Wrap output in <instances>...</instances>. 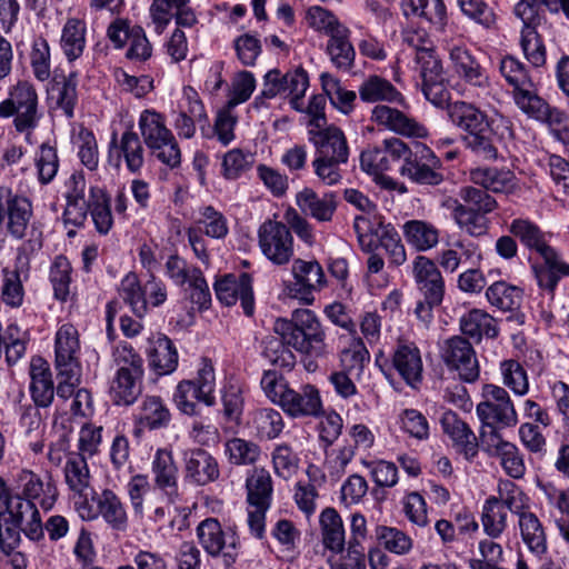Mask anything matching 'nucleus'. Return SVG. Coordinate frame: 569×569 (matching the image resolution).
Listing matches in <instances>:
<instances>
[{
	"instance_id": "1",
	"label": "nucleus",
	"mask_w": 569,
	"mask_h": 569,
	"mask_svg": "<svg viewBox=\"0 0 569 569\" xmlns=\"http://www.w3.org/2000/svg\"><path fill=\"white\" fill-rule=\"evenodd\" d=\"M508 231L527 250L541 258V262L532 263L531 270L538 287L553 295L560 279L569 277V263L563 261L560 253L549 244L548 233L527 218L513 219L508 226Z\"/></svg>"
},
{
	"instance_id": "2",
	"label": "nucleus",
	"mask_w": 569,
	"mask_h": 569,
	"mask_svg": "<svg viewBox=\"0 0 569 569\" xmlns=\"http://www.w3.org/2000/svg\"><path fill=\"white\" fill-rule=\"evenodd\" d=\"M0 200L4 211L6 231L14 240H23L18 248L19 257H29L39 251L43 237L39 223L32 221L31 200L9 187H0Z\"/></svg>"
},
{
	"instance_id": "3",
	"label": "nucleus",
	"mask_w": 569,
	"mask_h": 569,
	"mask_svg": "<svg viewBox=\"0 0 569 569\" xmlns=\"http://www.w3.org/2000/svg\"><path fill=\"white\" fill-rule=\"evenodd\" d=\"M274 331L284 335L287 343L301 353L316 358L327 353L326 332L318 317L309 309H297L291 320L277 321Z\"/></svg>"
},
{
	"instance_id": "4",
	"label": "nucleus",
	"mask_w": 569,
	"mask_h": 569,
	"mask_svg": "<svg viewBox=\"0 0 569 569\" xmlns=\"http://www.w3.org/2000/svg\"><path fill=\"white\" fill-rule=\"evenodd\" d=\"M117 371L109 395L117 406H131L142 393L143 360L130 345H119L113 351Z\"/></svg>"
},
{
	"instance_id": "5",
	"label": "nucleus",
	"mask_w": 569,
	"mask_h": 569,
	"mask_svg": "<svg viewBox=\"0 0 569 569\" xmlns=\"http://www.w3.org/2000/svg\"><path fill=\"white\" fill-rule=\"evenodd\" d=\"M415 62L422 80L425 97L436 106H446L451 121L458 127L462 126V104L458 100L452 101L451 92L443 86L442 67L435 48L431 51H420L418 57H415Z\"/></svg>"
},
{
	"instance_id": "6",
	"label": "nucleus",
	"mask_w": 569,
	"mask_h": 569,
	"mask_svg": "<svg viewBox=\"0 0 569 569\" xmlns=\"http://www.w3.org/2000/svg\"><path fill=\"white\" fill-rule=\"evenodd\" d=\"M412 272L422 299L417 301L415 315L428 328L433 320V310L443 300L445 282L436 263L425 257L418 256L413 260Z\"/></svg>"
},
{
	"instance_id": "7",
	"label": "nucleus",
	"mask_w": 569,
	"mask_h": 569,
	"mask_svg": "<svg viewBox=\"0 0 569 569\" xmlns=\"http://www.w3.org/2000/svg\"><path fill=\"white\" fill-rule=\"evenodd\" d=\"M128 496L136 518L151 525L164 521L171 513V497L150 488L144 475L133 476L128 486Z\"/></svg>"
},
{
	"instance_id": "8",
	"label": "nucleus",
	"mask_w": 569,
	"mask_h": 569,
	"mask_svg": "<svg viewBox=\"0 0 569 569\" xmlns=\"http://www.w3.org/2000/svg\"><path fill=\"white\" fill-rule=\"evenodd\" d=\"M353 228L362 249H371L372 239L370 236H375L379 240L380 247L388 254L390 264L398 267L406 262L405 246L401 243L399 233L390 223H385L380 218H375L371 221L363 216H358L355 219Z\"/></svg>"
},
{
	"instance_id": "9",
	"label": "nucleus",
	"mask_w": 569,
	"mask_h": 569,
	"mask_svg": "<svg viewBox=\"0 0 569 569\" xmlns=\"http://www.w3.org/2000/svg\"><path fill=\"white\" fill-rule=\"evenodd\" d=\"M485 401L477 406L479 419L495 432V426L511 428L518 425V413L508 391L500 386L487 383L482 388Z\"/></svg>"
},
{
	"instance_id": "10",
	"label": "nucleus",
	"mask_w": 569,
	"mask_h": 569,
	"mask_svg": "<svg viewBox=\"0 0 569 569\" xmlns=\"http://www.w3.org/2000/svg\"><path fill=\"white\" fill-rule=\"evenodd\" d=\"M407 153V143L399 138L385 139L381 146L369 147L360 156V167L367 173L380 178L382 183L393 189L397 184L392 179L383 177L385 171L391 170L393 162L402 160Z\"/></svg>"
},
{
	"instance_id": "11",
	"label": "nucleus",
	"mask_w": 569,
	"mask_h": 569,
	"mask_svg": "<svg viewBox=\"0 0 569 569\" xmlns=\"http://www.w3.org/2000/svg\"><path fill=\"white\" fill-rule=\"evenodd\" d=\"M465 144L479 160L493 161L498 157L486 114L468 103H465Z\"/></svg>"
},
{
	"instance_id": "12",
	"label": "nucleus",
	"mask_w": 569,
	"mask_h": 569,
	"mask_svg": "<svg viewBox=\"0 0 569 569\" xmlns=\"http://www.w3.org/2000/svg\"><path fill=\"white\" fill-rule=\"evenodd\" d=\"M196 531L199 545L209 556H221L226 566L234 563L239 543L234 532L226 531L216 518L202 520Z\"/></svg>"
},
{
	"instance_id": "13",
	"label": "nucleus",
	"mask_w": 569,
	"mask_h": 569,
	"mask_svg": "<svg viewBox=\"0 0 569 569\" xmlns=\"http://www.w3.org/2000/svg\"><path fill=\"white\" fill-rule=\"evenodd\" d=\"M407 153L399 169L402 177L419 184L436 186L442 181V174L437 171L439 159L428 146L416 142L410 148L407 144Z\"/></svg>"
},
{
	"instance_id": "14",
	"label": "nucleus",
	"mask_w": 569,
	"mask_h": 569,
	"mask_svg": "<svg viewBox=\"0 0 569 569\" xmlns=\"http://www.w3.org/2000/svg\"><path fill=\"white\" fill-rule=\"evenodd\" d=\"M0 118H13V122L42 118L38 92L31 82L19 80L9 88L8 97L0 102Z\"/></svg>"
},
{
	"instance_id": "15",
	"label": "nucleus",
	"mask_w": 569,
	"mask_h": 569,
	"mask_svg": "<svg viewBox=\"0 0 569 569\" xmlns=\"http://www.w3.org/2000/svg\"><path fill=\"white\" fill-rule=\"evenodd\" d=\"M259 247L272 263H288L293 256V237L286 223L267 220L258 231Z\"/></svg>"
},
{
	"instance_id": "16",
	"label": "nucleus",
	"mask_w": 569,
	"mask_h": 569,
	"mask_svg": "<svg viewBox=\"0 0 569 569\" xmlns=\"http://www.w3.org/2000/svg\"><path fill=\"white\" fill-rule=\"evenodd\" d=\"M500 72L507 82L513 87V98L519 108L529 107L536 112L543 106L533 90V82L526 67L513 57H506L500 62Z\"/></svg>"
},
{
	"instance_id": "17",
	"label": "nucleus",
	"mask_w": 569,
	"mask_h": 569,
	"mask_svg": "<svg viewBox=\"0 0 569 569\" xmlns=\"http://www.w3.org/2000/svg\"><path fill=\"white\" fill-rule=\"evenodd\" d=\"M182 470L184 481L194 486H206L220 477L218 460L203 448L183 451Z\"/></svg>"
},
{
	"instance_id": "18",
	"label": "nucleus",
	"mask_w": 569,
	"mask_h": 569,
	"mask_svg": "<svg viewBox=\"0 0 569 569\" xmlns=\"http://www.w3.org/2000/svg\"><path fill=\"white\" fill-rule=\"evenodd\" d=\"M291 271L296 282L288 287L289 296L311 305L312 291L320 290L326 284L322 267L316 260L296 259Z\"/></svg>"
},
{
	"instance_id": "19",
	"label": "nucleus",
	"mask_w": 569,
	"mask_h": 569,
	"mask_svg": "<svg viewBox=\"0 0 569 569\" xmlns=\"http://www.w3.org/2000/svg\"><path fill=\"white\" fill-rule=\"evenodd\" d=\"M17 486L24 500H37L44 510H50L58 499V488L49 472L40 476L31 470L22 469L16 477Z\"/></svg>"
},
{
	"instance_id": "20",
	"label": "nucleus",
	"mask_w": 569,
	"mask_h": 569,
	"mask_svg": "<svg viewBox=\"0 0 569 569\" xmlns=\"http://www.w3.org/2000/svg\"><path fill=\"white\" fill-rule=\"evenodd\" d=\"M214 291L221 303L232 306L240 300L244 315L248 317L253 315L254 299L252 279L248 273H241L238 277L234 274H226L214 282Z\"/></svg>"
},
{
	"instance_id": "21",
	"label": "nucleus",
	"mask_w": 569,
	"mask_h": 569,
	"mask_svg": "<svg viewBox=\"0 0 569 569\" xmlns=\"http://www.w3.org/2000/svg\"><path fill=\"white\" fill-rule=\"evenodd\" d=\"M56 368L60 373H69L70 377L78 375L81 369L80 340L77 328L71 323L62 325L57 333L54 341Z\"/></svg>"
},
{
	"instance_id": "22",
	"label": "nucleus",
	"mask_w": 569,
	"mask_h": 569,
	"mask_svg": "<svg viewBox=\"0 0 569 569\" xmlns=\"http://www.w3.org/2000/svg\"><path fill=\"white\" fill-rule=\"evenodd\" d=\"M279 406L291 418H318L323 413L320 392L313 385H303L299 390L289 387Z\"/></svg>"
},
{
	"instance_id": "23",
	"label": "nucleus",
	"mask_w": 569,
	"mask_h": 569,
	"mask_svg": "<svg viewBox=\"0 0 569 569\" xmlns=\"http://www.w3.org/2000/svg\"><path fill=\"white\" fill-rule=\"evenodd\" d=\"M308 138L316 149V157L348 161V141L339 127L335 124L326 126L308 132Z\"/></svg>"
},
{
	"instance_id": "24",
	"label": "nucleus",
	"mask_w": 569,
	"mask_h": 569,
	"mask_svg": "<svg viewBox=\"0 0 569 569\" xmlns=\"http://www.w3.org/2000/svg\"><path fill=\"white\" fill-rule=\"evenodd\" d=\"M371 120L378 126L406 137L423 138L427 129L405 112L387 104H377L371 111Z\"/></svg>"
},
{
	"instance_id": "25",
	"label": "nucleus",
	"mask_w": 569,
	"mask_h": 569,
	"mask_svg": "<svg viewBox=\"0 0 569 569\" xmlns=\"http://www.w3.org/2000/svg\"><path fill=\"white\" fill-rule=\"evenodd\" d=\"M392 366L400 377L412 388L422 380V360L418 347L407 340H399L393 350Z\"/></svg>"
},
{
	"instance_id": "26",
	"label": "nucleus",
	"mask_w": 569,
	"mask_h": 569,
	"mask_svg": "<svg viewBox=\"0 0 569 569\" xmlns=\"http://www.w3.org/2000/svg\"><path fill=\"white\" fill-rule=\"evenodd\" d=\"M30 540L37 541L43 537V526L34 502L17 496L11 498V505L4 513Z\"/></svg>"
},
{
	"instance_id": "27",
	"label": "nucleus",
	"mask_w": 569,
	"mask_h": 569,
	"mask_svg": "<svg viewBox=\"0 0 569 569\" xmlns=\"http://www.w3.org/2000/svg\"><path fill=\"white\" fill-rule=\"evenodd\" d=\"M92 502L101 518L113 531L124 532L129 526V516L120 497L110 489L92 496Z\"/></svg>"
},
{
	"instance_id": "28",
	"label": "nucleus",
	"mask_w": 569,
	"mask_h": 569,
	"mask_svg": "<svg viewBox=\"0 0 569 569\" xmlns=\"http://www.w3.org/2000/svg\"><path fill=\"white\" fill-rule=\"evenodd\" d=\"M151 472L156 490L164 492L168 497L178 493V467L171 451L158 449L154 453Z\"/></svg>"
},
{
	"instance_id": "29",
	"label": "nucleus",
	"mask_w": 569,
	"mask_h": 569,
	"mask_svg": "<svg viewBox=\"0 0 569 569\" xmlns=\"http://www.w3.org/2000/svg\"><path fill=\"white\" fill-rule=\"evenodd\" d=\"M116 156L118 161L123 158L127 169L131 173H138L144 164V149L138 134L131 130L124 131L119 142L116 134L110 144V156Z\"/></svg>"
},
{
	"instance_id": "30",
	"label": "nucleus",
	"mask_w": 569,
	"mask_h": 569,
	"mask_svg": "<svg viewBox=\"0 0 569 569\" xmlns=\"http://www.w3.org/2000/svg\"><path fill=\"white\" fill-rule=\"evenodd\" d=\"M296 202L305 214L320 222L330 221L337 209L336 196L332 192H327L320 197L310 188H305L297 193Z\"/></svg>"
},
{
	"instance_id": "31",
	"label": "nucleus",
	"mask_w": 569,
	"mask_h": 569,
	"mask_svg": "<svg viewBox=\"0 0 569 569\" xmlns=\"http://www.w3.org/2000/svg\"><path fill=\"white\" fill-rule=\"evenodd\" d=\"M30 378V392L36 407H49L54 398V387L51 371L41 358L32 360Z\"/></svg>"
},
{
	"instance_id": "32",
	"label": "nucleus",
	"mask_w": 569,
	"mask_h": 569,
	"mask_svg": "<svg viewBox=\"0 0 569 569\" xmlns=\"http://www.w3.org/2000/svg\"><path fill=\"white\" fill-rule=\"evenodd\" d=\"M136 421L141 428L158 430L169 426L171 413L160 397L147 396L138 409Z\"/></svg>"
},
{
	"instance_id": "33",
	"label": "nucleus",
	"mask_w": 569,
	"mask_h": 569,
	"mask_svg": "<svg viewBox=\"0 0 569 569\" xmlns=\"http://www.w3.org/2000/svg\"><path fill=\"white\" fill-rule=\"evenodd\" d=\"M322 543L332 552H341L346 546V531L343 521L333 508H326L319 517Z\"/></svg>"
},
{
	"instance_id": "34",
	"label": "nucleus",
	"mask_w": 569,
	"mask_h": 569,
	"mask_svg": "<svg viewBox=\"0 0 569 569\" xmlns=\"http://www.w3.org/2000/svg\"><path fill=\"white\" fill-rule=\"evenodd\" d=\"M359 97L363 102L386 101L403 104L405 98L396 87L385 78L369 76L359 87Z\"/></svg>"
},
{
	"instance_id": "35",
	"label": "nucleus",
	"mask_w": 569,
	"mask_h": 569,
	"mask_svg": "<svg viewBox=\"0 0 569 569\" xmlns=\"http://www.w3.org/2000/svg\"><path fill=\"white\" fill-rule=\"evenodd\" d=\"M350 31L345 29H336L335 33L329 37L326 51L330 57L333 66L343 71H348L353 67L356 51L349 40Z\"/></svg>"
},
{
	"instance_id": "36",
	"label": "nucleus",
	"mask_w": 569,
	"mask_h": 569,
	"mask_svg": "<svg viewBox=\"0 0 569 569\" xmlns=\"http://www.w3.org/2000/svg\"><path fill=\"white\" fill-rule=\"evenodd\" d=\"M184 94L188 101V107L178 113L174 120V128L179 137L190 139L196 133L194 122L207 120V114L196 91L189 89L184 91Z\"/></svg>"
},
{
	"instance_id": "37",
	"label": "nucleus",
	"mask_w": 569,
	"mask_h": 569,
	"mask_svg": "<svg viewBox=\"0 0 569 569\" xmlns=\"http://www.w3.org/2000/svg\"><path fill=\"white\" fill-rule=\"evenodd\" d=\"M149 365L159 376L172 373L178 366V352L172 341L166 336H159L149 351Z\"/></svg>"
},
{
	"instance_id": "38",
	"label": "nucleus",
	"mask_w": 569,
	"mask_h": 569,
	"mask_svg": "<svg viewBox=\"0 0 569 569\" xmlns=\"http://www.w3.org/2000/svg\"><path fill=\"white\" fill-rule=\"evenodd\" d=\"M87 26L83 20L69 18L61 32L60 46L68 61L80 58L86 48Z\"/></svg>"
},
{
	"instance_id": "39",
	"label": "nucleus",
	"mask_w": 569,
	"mask_h": 569,
	"mask_svg": "<svg viewBox=\"0 0 569 569\" xmlns=\"http://www.w3.org/2000/svg\"><path fill=\"white\" fill-rule=\"evenodd\" d=\"M518 518L523 543L536 555L545 553L547 551V536L540 519L530 510Z\"/></svg>"
},
{
	"instance_id": "40",
	"label": "nucleus",
	"mask_w": 569,
	"mask_h": 569,
	"mask_svg": "<svg viewBox=\"0 0 569 569\" xmlns=\"http://www.w3.org/2000/svg\"><path fill=\"white\" fill-rule=\"evenodd\" d=\"M139 129L149 149L157 148L158 143L172 136V132L166 126L164 117L154 110L147 109L140 113Z\"/></svg>"
},
{
	"instance_id": "41",
	"label": "nucleus",
	"mask_w": 569,
	"mask_h": 569,
	"mask_svg": "<svg viewBox=\"0 0 569 569\" xmlns=\"http://www.w3.org/2000/svg\"><path fill=\"white\" fill-rule=\"evenodd\" d=\"M249 506L269 508L272 496V480L268 470L254 468L246 481Z\"/></svg>"
},
{
	"instance_id": "42",
	"label": "nucleus",
	"mask_w": 569,
	"mask_h": 569,
	"mask_svg": "<svg viewBox=\"0 0 569 569\" xmlns=\"http://www.w3.org/2000/svg\"><path fill=\"white\" fill-rule=\"evenodd\" d=\"M405 16L423 18L436 28L443 27L446 21V7L442 0H402Z\"/></svg>"
},
{
	"instance_id": "43",
	"label": "nucleus",
	"mask_w": 569,
	"mask_h": 569,
	"mask_svg": "<svg viewBox=\"0 0 569 569\" xmlns=\"http://www.w3.org/2000/svg\"><path fill=\"white\" fill-rule=\"evenodd\" d=\"M406 241L418 251H427L437 246L439 241L438 229L422 220L407 221L403 227Z\"/></svg>"
},
{
	"instance_id": "44",
	"label": "nucleus",
	"mask_w": 569,
	"mask_h": 569,
	"mask_svg": "<svg viewBox=\"0 0 569 569\" xmlns=\"http://www.w3.org/2000/svg\"><path fill=\"white\" fill-rule=\"evenodd\" d=\"M89 212L97 231L107 234L113 224L110 199L101 188H91L88 199Z\"/></svg>"
},
{
	"instance_id": "45",
	"label": "nucleus",
	"mask_w": 569,
	"mask_h": 569,
	"mask_svg": "<svg viewBox=\"0 0 569 569\" xmlns=\"http://www.w3.org/2000/svg\"><path fill=\"white\" fill-rule=\"evenodd\" d=\"M251 427L260 439L272 440L282 432L284 422L278 410L261 408L253 411Z\"/></svg>"
},
{
	"instance_id": "46",
	"label": "nucleus",
	"mask_w": 569,
	"mask_h": 569,
	"mask_svg": "<svg viewBox=\"0 0 569 569\" xmlns=\"http://www.w3.org/2000/svg\"><path fill=\"white\" fill-rule=\"evenodd\" d=\"M496 499L518 517L530 509V498L518 485L508 479L499 481Z\"/></svg>"
},
{
	"instance_id": "47",
	"label": "nucleus",
	"mask_w": 569,
	"mask_h": 569,
	"mask_svg": "<svg viewBox=\"0 0 569 569\" xmlns=\"http://www.w3.org/2000/svg\"><path fill=\"white\" fill-rule=\"evenodd\" d=\"M289 347L284 335L267 336L262 340V356L276 367L291 369L296 357Z\"/></svg>"
},
{
	"instance_id": "48",
	"label": "nucleus",
	"mask_w": 569,
	"mask_h": 569,
	"mask_svg": "<svg viewBox=\"0 0 569 569\" xmlns=\"http://www.w3.org/2000/svg\"><path fill=\"white\" fill-rule=\"evenodd\" d=\"M486 296L492 306L503 311H513L520 308L523 291L505 281H497L487 289Z\"/></svg>"
},
{
	"instance_id": "49",
	"label": "nucleus",
	"mask_w": 569,
	"mask_h": 569,
	"mask_svg": "<svg viewBox=\"0 0 569 569\" xmlns=\"http://www.w3.org/2000/svg\"><path fill=\"white\" fill-rule=\"evenodd\" d=\"M497 456L505 472L512 479H522L526 475V463L519 448L506 440L498 438L495 445Z\"/></svg>"
},
{
	"instance_id": "50",
	"label": "nucleus",
	"mask_w": 569,
	"mask_h": 569,
	"mask_svg": "<svg viewBox=\"0 0 569 569\" xmlns=\"http://www.w3.org/2000/svg\"><path fill=\"white\" fill-rule=\"evenodd\" d=\"M481 522L485 532L491 538H498L507 528V511L495 496L489 497L482 507Z\"/></svg>"
},
{
	"instance_id": "51",
	"label": "nucleus",
	"mask_w": 569,
	"mask_h": 569,
	"mask_svg": "<svg viewBox=\"0 0 569 569\" xmlns=\"http://www.w3.org/2000/svg\"><path fill=\"white\" fill-rule=\"evenodd\" d=\"M224 455L228 461L236 466L253 465L260 457V447L242 438H232L224 443Z\"/></svg>"
},
{
	"instance_id": "52",
	"label": "nucleus",
	"mask_w": 569,
	"mask_h": 569,
	"mask_svg": "<svg viewBox=\"0 0 569 569\" xmlns=\"http://www.w3.org/2000/svg\"><path fill=\"white\" fill-rule=\"evenodd\" d=\"M64 478L69 489L82 496L90 486L89 468L83 456L72 455L64 466Z\"/></svg>"
},
{
	"instance_id": "53",
	"label": "nucleus",
	"mask_w": 569,
	"mask_h": 569,
	"mask_svg": "<svg viewBox=\"0 0 569 569\" xmlns=\"http://www.w3.org/2000/svg\"><path fill=\"white\" fill-rule=\"evenodd\" d=\"M119 295L131 307L132 312L142 318L148 310L146 289L141 288L136 274H127L120 284Z\"/></svg>"
},
{
	"instance_id": "54",
	"label": "nucleus",
	"mask_w": 569,
	"mask_h": 569,
	"mask_svg": "<svg viewBox=\"0 0 569 569\" xmlns=\"http://www.w3.org/2000/svg\"><path fill=\"white\" fill-rule=\"evenodd\" d=\"M77 74L71 72L68 77H62L61 80L54 79L51 88L53 93H57L56 103L68 118L73 117L74 107L78 101L77 94Z\"/></svg>"
},
{
	"instance_id": "55",
	"label": "nucleus",
	"mask_w": 569,
	"mask_h": 569,
	"mask_svg": "<svg viewBox=\"0 0 569 569\" xmlns=\"http://www.w3.org/2000/svg\"><path fill=\"white\" fill-rule=\"evenodd\" d=\"M34 166L39 182L42 184L51 182L59 169V157L56 147L48 142L41 143L34 153Z\"/></svg>"
},
{
	"instance_id": "56",
	"label": "nucleus",
	"mask_w": 569,
	"mask_h": 569,
	"mask_svg": "<svg viewBox=\"0 0 569 569\" xmlns=\"http://www.w3.org/2000/svg\"><path fill=\"white\" fill-rule=\"evenodd\" d=\"M500 372L502 382L516 396H525L529 391L528 375L522 365L515 360L508 359L500 363Z\"/></svg>"
},
{
	"instance_id": "57",
	"label": "nucleus",
	"mask_w": 569,
	"mask_h": 569,
	"mask_svg": "<svg viewBox=\"0 0 569 569\" xmlns=\"http://www.w3.org/2000/svg\"><path fill=\"white\" fill-rule=\"evenodd\" d=\"M498 330L493 318L480 309H472L465 318V336L479 341L482 336L495 338Z\"/></svg>"
},
{
	"instance_id": "58",
	"label": "nucleus",
	"mask_w": 569,
	"mask_h": 569,
	"mask_svg": "<svg viewBox=\"0 0 569 569\" xmlns=\"http://www.w3.org/2000/svg\"><path fill=\"white\" fill-rule=\"evenodd\" d=\"M72 268L63 256L56 257L50 268V281L53 288L54 298L66 301L70 295Z\"/></svg>"
},
{
	"instance_id": "59",
	"label": "nucleus",
	"mask_w": 569,
	"mask_h": 569,
	"mask_svg": "<svg viewBox=\"0 0 569 569\" xmlns=\"http://www.w3.org/2000/svg\"><path fill=\"white\" fill-rule=\"evenodd\" d=\"M200 395V402L211 407L216 403V373L214 368L208 358H202L198 368L197 377L191 380Z\"/></svg>"
},
{
	"instance_id": "60",
	"label": "nucleus",
	"mask_w": 569,
	"mask_h": 569,
	"mask_svg": "<svg viewBox=\"0 0 569 569\" xmlns=\"http://www.w3.org/2000/svg\"><path fill=\"white\" fill-rule=\"evenodd\" d=\"M376 537L385 549L396 555H406L412 548V539L395 527L378 526L376 528Z\"/></svg>"
},
{
	"instance_id": "61",
	"label": "nucleus",
	"mask_w": 569,
	"mask_h": 569,
	"mask_svg": "<svg viewBox=\"0 0 569 569\" xmlns=\"http://www.w3.org/2000/svg\"><path fill=\"white\" fill-rule=\"evenodd\" d=\"M196 224L199 232L203 231L208 237L214 239L224 238L228 233L226 218L211 206L201 209L200 218L196 220Z\"/></svg>"
},
{
	"instance_id": "62",
	"label": "nucleus",
	"mask_w": 569,
	"mask_h": 569,
	"mask_svg": "<svg viewBox=\"0 0 569 569\" xmlns=\"http://www.w3.org/2000/svg\"><path fill=\"white\" fill-rule=\"evenodd\" d=\"M30 66L38 81H47L51 76L50 47L44 38L33 41L30 52Z\"/></svg>"
},
{
	"instance_id": "63",
	"label": "nucleus",
	"mask_w": 569,
	"mask_h": 569,
	"mask_svg": "<svg viewBox=\"0 0 569 569\" xmlns=\"http://www.w3.org/2000/svg\"><path fill=\"white\" fill-rule=\"evenodd\" d=\"M522 51L527 60L533 67H541L546 62V49L538 32L530 24L523 26L521 30Z\"/></svg>"
},
{
	"instance_id": "64",
	"label": "nucleus",
	"mask_w": 569,
	"mask_h": 569,
	"mask_svg": "<svg viewBox=\"0 0 569 569\" xmlns=\"http://www.w3.org/2000/svg\"><path fill=\"white\" fill-rule=\"evenodd\" d=\"M470 179L486 190L500 192L511 180L510 171H498L491 168H476L470 171Z\"/></svg>"
}]
</instances>
